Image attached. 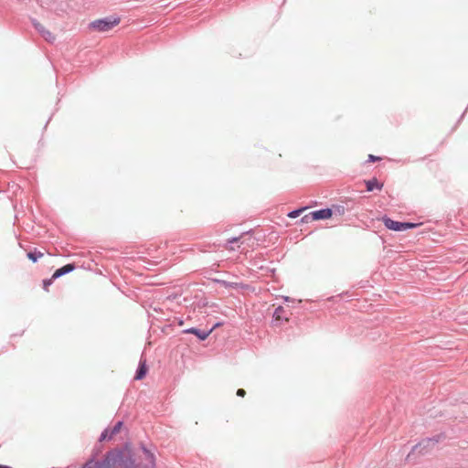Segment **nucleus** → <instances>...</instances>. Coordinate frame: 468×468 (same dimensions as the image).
<instances>
[{
	"label": "nucleus",
	"mask_w": 468,
	"mask_h": 468,
	"mask_svg": "<svg viewBox=\"0 0 468 468\" xmlns=\"http://www.w3.org/2000/svg\"><path fill=\"white\" fill-rule=\"evenodd\" d=\"M44 256V252H41L35 249L32 251L27 252V258L32 261L33 262H37L38 259L42 258Z\"/></svg>",
	"instance_id": "ddd939ff"
},
{
	"label": "nucleus",
	"mask_w": 468,
	"mask_h": 468,
	"mask_svg": "<svg viewBox=\"0 0 468 468\" xmlns=\"http://www.w3.org/2000/svg\"><path fill=\"white\" fill-rule=\"evenodd\" d=\"M147 373V366L145 360H141L139 364L138 370L135 375V379H143Z\"/></svg>",
	"instance_id": "1a4fd4ad"
},
{
	"label": "nucleus",
	"mask_w": 468,
	"mask_h": 468,
	"mask_svg": "<svg viewBox=\"0 0 468 468\" xmlns=\"http://www.w3.org/2000/svg\"><path fill=\"white\" fill-rule=\"evenodd\" d=\"M333 215V212L330 208H324L321 210L313 211L307 215H305L302 221L304 223H308L311 221H316L321 219H327L330 218Z\"/></svg>",
	"instance_id": "20e7f679"
},
{
	"label": "nucleus",
	"mask_w": 468,
	"mask_h": 468,
	"mask_svg": "<svg viewBox=\"0 0 468 468\" xmlns=\"http://www.w3.org/2000/svg\"><path fill=\"white\" fill-rule=\"evenodd\" d=\"M285 309L282 306H279L273 313V318L275 321H288V317L285 315Z\"/></svg>",
	"instance_id": "6e6552de"
},
{
	"label": "nucleus",
	"mask_w": 468,
	"mask_h": 468,
	"mask_svg": "<svg viewBox=\"0 0 468 468\" xmlns=\"http://www.w3.org/2000/svg\"><path fill=\"white\" fill-rule=\"evenodd\" d=\"M240 237L239 238H233L231 239H229L228 240V243H234V242H238L239 240Z\"/></svg>",
	"instance_id": "a211bd4d"
},
{
	"label": "nucleus",
	"mask_w": 468,
	"mask_h": 468,
	"mask_svg": "<svg viewBox=\"0 0 468 468\" xmlns=\"http://www.w3.org/2000/svg\"><path fill=\"white\" fill-rule=\"evenodd\" d=\"M245 395H246V391L243 388H239L237 390V396L243 398V397H245Z\"/></svg>",
	"instance_id": "f3484780"
},
{
	"label": "nucleus",
	"mask_w": 468,
	"mask_h": 468,
	"mask_svg": "<svg viewBox=\"0 0 468 468\" xmlns=\"http://www.w3.org/2000/svg\"><path fill=\"white\" fill-rule=\"evenodd\" d=\"M366 185L367 191H373L375 188L381 189L383 186L382 184H379L376 178L367 181Z\"/></svg>",
	"instance_id": "f8f14e48"
},
{
	"label": "nucleus",
	"mask_w": 468,
	"mask_h": 468,
	"mask_svg": "<svg viewBox=\"0 0 468 468\" xmlns=\"http://www.w3.org/2000/svg\"><path fill=\"white\" fill-rule=\"evenodd\" d=\"M184 332L186 334H193V335H197L199 339L205 340L208 337V335H210L212 330L206 332V331H199L196 328H190V329L185 330Z\"/></svg>",
	"instance_id": "0eeeda50"
},
{
	"label": "nucleus",
	"mask_w": 468,
	"mask_h": 468,
	"mask_svg": "<svg viewBox=\"0 0 468 468\" xmlns=\"http://www.w3.org/2000/svg\"><path fill=\"white\" fill-rule=\"evenodd\" d=\"M82 468H136L129 450L108 453L103 463L90 461Z\"/></svg>",
	"instance_id": "f257e3e1"
},
{
	"label": "nucleus",
	"mask_w": 468,
	"mask_h": 468,
	"mask_svg": "<svg viewBox=\"0 0 468 468\" xmlns=\"http://www.w3.org/2000/svg\"><path fill=\"white\" fill-rule=\"evenodd\" d=\"M435 444L436 441L432 439H425L419 442L417 445H415L412 449V452H417L418 454H426L431 450L433 449Z\"/></svg>",
	"instance_id": "39448f33"
},
{
	"label": "nucleus",
	"mask_w": 468,
	"mask_h": 468,
	"mask_svg": "<svg viewBox=\"0 0 468 468\" xmlns=\"http://www.w3.org/2000/svg\"><path fill=\"white\" fill-rule=\"evenodd\" d=\"M305 209V207H303V208H300V209H297V210H293L292 212H290L288 214V217L291 218H297L298 216H300V214Z\"/></svg>",
	"instance_id": "4468645a"
},
{
	"label": "nucleus",
	"mask_w": 468,
	"mask_h": 468,
	"mask_svg": "<svg viewBox=\"0 0 468 468\" xmlns=\"http://www.w3.org/2000/svg\"><path fill=\"white\" fill-rule=\"evenodd\" d=\"M143 451H144V459L147 462L146 467L153 468L155 463V459H154V453L150 452L145 448H144Z\"/></svg>",
	"instance_id": "9b49d317"
},
{
	"label": "nucleus",
	"mask_w": 468,
	"mask_h": 468,
	"mask_svg": "<svg viewBox=\"0 0 468 468\" xmlns=\"http://www.w3.org/2000/svg\"><path fill=\"white\" fill-rule=\"evenodd\" d=\"M75 270V265L73 263H69L59 269H58L52 275V279H57L66 273H69Z\"/></svg>",
	"instance_id": "423d86ee"
},
{
	"label": "nucleus",
	"mask_w": 468,
	"mask_h": 468,
	"mask_svg": "<svg viewBox=\"0 0 468 468\" xmlns=\"http://www.w3.org/2000/svg\"><path fill=\"white\" fill-rule=\"evenodd\" d=\"M121 22L119 17L98 19L90 24V29L96 32H107L118 26Z\"/></svg>",
	"instance_id": "f03ea898"
},
{
	"label": "nucleus",
	"mask_w": 468,
	"mask_h": 468,
	"mask_svg": "<svg viewBox=\"0 0 468 468\" xmlns=\"http://www.w3.org/2000/svg\"><path fill=\"white\" fill-rule=\"evenodd\" d=\"M227 249H228V250H234V248H233V247H231V246H227Z\"/></svg>",
	"instance_id": "aec40b11"
},
{
	"label": "nucleus",
	"mask_w": 468,
	"mask_h": 468,
	"mask_svg": "<svg viewBox=\"0 0 468 468\" xmlns=\"http://www.w3.org/2000/svg\"><path fill=\"white\" fill-rule=\"evenodd\" d=\"M54 279H52V277L48 280H45L43 282V288L45 291H48V287L51 285L52 282H53Z\"/></svg>",
	"instance_id": "2eb2a0df"
},
{
	"label": "nucleus",
	"mask_w": 468,
	"mask_h": 468,
	"mask_svg": "<svg viewBox=\"0 0 468 468\" xmlns=\"http://www.w3.org/2000/svg\"><path fill=\"white\" fill-rule=\"evenodd\" d=\"M47 38H54L50 32H47Z\"/></svg>",
	"instance_id": "6ab92c4d"
},
{
	"label": "nucleus",
	"mask_w": 468,
	"mask_h": 468,
	"mask_svg": "<svg viewBox=\"0 0 468 468\" xmlns=\"http://www.w3.org/2000/svg\"><path fill=\"white\" fill-rule=\"evenodd\" d=\"M382 221L386 228L394 231H405L409 229H414L420 225L416 223L399 222L387 217L383 218Z\"/></svg>",
	"instance_id": "7ed1b4c3"
},
{
	"label": "nucleus",
	"mask_w": 468,
	"mask_h": 468,
	"mask_svg": "<svg viewBox=\"0 0 468 468\" xmlns=\"http://www.w3.org/2000/svg\"><path fill=\"white\" fill-rule=\"evenodd\" d=\"M122 426V422H121V421L117 422L115 424V426L112 428V430L111 431L110 434H109L108 431H105L101 434V440H105L107 438L111 439L114 434L118 433L121 431Z\"/></svg>",
	"instance_id": "9d476101"
},
{
	"label": "nucleus",
	"mask_w": 468,
	"mask_h": 468,
	"mask_svg": "<svg viewBox=\"0 0 468 468\" xmlns=\"http://www.w3.org/2000/svg\"><path fill=\"white\" fill-rule=\"evenodd\" d=\"M378 160H381V158L378 157V156H375L373 154H369L368 155V161L369 162H375V161H378Z\"/></svg>",
	"instance_id": "dca6fc26"
}]
</instances>
